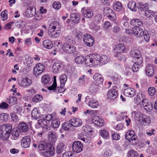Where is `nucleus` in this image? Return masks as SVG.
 Returning a JSON list of instances; mask_svg holds the SVG:
<instances>
[{"label":"nucleus","instance_id":"nucleus-1","mask_svg":"<svg viewBox=\"0 0 157 157\" xmlns=\"http://www.w3.org/2000/svg\"><path fill=\"white\" fill-rule=\"evenodd\" d=\"M85 64L92 67L98 65L101 66L107 63L110 60L109 57L105 55L101 56L97 54H93L86 57Z\"/></svg>","mask_w":157,"mask_h":157},{"label":"nucleus","instance_id":"nucleus-2","mask_svg":"<svg viewBox=\"0 0 157 157\" xmlns=\"http://www.w3.org/2000/svg\"><path fill=\"white\" fill-rule=\"evenodd\" d=\"M12 129V126L9 124L0 126V137L3 140H6L10 136Z\"/></svg>","mask_w":157,"mask_h":157},{"label":"nucleus","instance_id":"nucleus-3","mask_svg":"<svg viewBox=\"0 0 157 157\" xmlns=\"http://www.w3.org/2000/svg\"><path fill=\"white\" fill-rule=\"evenodd\" d=\"M65 67L64 63L59 60H56L54 61L52 65V70L55 74L58 73L60 71Z\"/></svg>","mask_w":157,"mask_h":157},{"label":"nucleus","instance_id":"nucleus-4","mask_svg":"<svg viewBox=\"0 0 157 157\" xmlns=\"http://www.w3.org/2000/svg\"><path fill=\"white\" fill-rule=\"evenodd\" d=\"M135 62L132 66V70L133 72H136L143 67V58L140 56L135 58Z\"/></svg>","mask_w":157,"mask_h":157},{"label":"nucleus","instance_id":"nucleus-5","mask_svg":"<svg viewBox=\"0 0 157 157\" xmlns=\"http://www.w3.org/2000/svg\"><path fill=\"white\" fill-rule=\"evenodd\" d=\"M85 102L89 107L92 108H97L99 105L98 102L96 100L93 98H90L89 96L86 97Z\"/></svg>","mask_w":157,"mask_h":157},{"label":"nucleus","instance_id":"nucleus-6","mask_svg":"<svg viewBox=\"0 0 157 157\" xmlns=\"http://www.w3.org/2000/svg\"><path fill=\"white\" fill-rule=\"evenodd\" d=\"M45 69L44 65L42 63L36 64L33 69V74L36 77L38 76L42 73Z\"/></svg>","mask_w":157,"mask_h":157},{"label":"nucleus","instance_id":"nucleus-7","mask_svg":"<svg viewBox=\"0 0 157 157\" xmlns=\"http://www.w3.org/2000/svg\"><path fill=\"white\" fill-rule=\"evenodd\" d=\"M83 40L84 43L87 46H92L94 43V40L92 36L89 34H86L83 36Z\"/></svg>","mask_w":157,"mask_h":157},{"label":"nucleus","instance_id":"nucleus-8","mask_svg":"<svg viewBox=\"0 0 157 157\" xmlns=\"http://www.w3.org/2000/svg\"><path fill=\"white\" fill-rule=\"evenodd\" d=\"M62 48L65 52L69 54L74 53L76 50L75 47L67 43H64L63 44Z\"/></svg>","mask_w":157,"mask_h":157},{"label":"nucleus","instance_id":"nucleus-9","mask_svg":"<svg viewBox=\"0 0 157 157\" xmlns=\"http://www.w3.org/2000/svg\"><path fill=\"white\" fill-rule=\"evenodd\" d=\"M103 11L104 14L109 19L113 20L116 18V15L112 9L108 7L104 8Z\"/></svg>","mask_w":157,"mask_h":157},{"label":"nucleus","instance_id":"nucleus-10","mask_svg":"<svg viewBox=\"0 0 157 157\" xmlns=\"http://www.w3.org/2000/svg\"><path fill=\"white\" fill-rule=\"evenodd\" d=\"M83 147L81 142L78 141H75L72 145L73 151L76 153H79L82 150Z\"/></svg>","mask_w":157,"mask_h":157},{"label":"nucleus","instance_id":"nucleus-11","mask_svg":"<svg viewBox=\"0 0 157 157\" xmlns=\"http://www.w3.org/2000/svg\"><path fill=\"white\" fill-rule=\"evenodd\" d=\"M137 136L135 135L134 131L132 130L128 131L125 135V138L129 141L132 140H137Z\"/></svg>","mask_w":157,"mask_h":157},{"label":"nucleus","instance_id":"nucleus-12","mask_svg":"<svg viewBox=\"0 0 157 157\" xmlns=\"http://www.w3.org/2000/svg\"><path fill=\"white\" fill-rule=\"evenodd\" d=\"M18 84L20 86L25 88L31 85L32 81L28 78H23L18 82Z\"/></svg>","mask_w":157,"mask_h":157},{"label":"nucleus","instance_id":"nucleus-13","mask_svg":"<svg viewBox=\"0 0 157 157\" xmlns=\"http://www.w3.org/2000/svg\"><path fill=\"white\" fill-rule=\"evenodd\" d=\"M49 122V121H48L45 118H43L39 120L38 123L43 127L44 130L46 131H48L50 129Z\"/></svg>","mask_w":157,"mask_h":157},{"label":"nucleus","instance_id":"nucleus-14","mask_svg":"<svg viewBox=\"0 0 157 157\" xmlns=\"http://www.w3.org/2000/svg\"><path fill=\"white\" fill-rule=\"evenodd\" d=\"M132 32L134 35L138 37H142L144 34V31L140 28L134 27L132 28Z\"/></svg>","mask_w":157,"mask_h":157},{"label":"nucleus","instance_id":"nucleus-15","mask_svg":"<svg viewBox=\"0 0 157 157\" xmlns=\"http://www.w3.org/2000/svg\"><path fill=\"white\" fill-rule=\"evenodd\" d=\"M30 143V137L29 136H26L23 138L21 141V146L24 148L29 147Z\"/></svg>","mask_w":157,"mask_h":157},{"label":"nucleus","instance_id":"nucleus-16","mask_svg":"<svg viewBox=\"0 0 157 157\" xmlns=\"http://www.w3.org/2000/svg\"><path fill=\"white\" fill-rule=\"evenodd\" d=\"M92 121L93 123L98 126H101L104 125V121L100 117L94 116L92 119Z\"/></svg>","mask_w":157,"mask_h":157},{"label":"nucleus","instance_id":"nucleus-17","mask_svg":"<svg viewBox=\"0 0 157 157\" xmlns=\"http://www.w3.org/2000/svg\"><path fill=\"white\" fill-rule=\"evenodd\" d=\"M118 94L117 90L115 89H111L108 92L107 98L110 100H114L117 96Z\"/></svg>","mask_w":157,"mask_h":157},{"label":"nucleus","instance_id":"nucleus-18","mask_svg":"<svg viewBox=\"0 0 157 157\" xmlns=\"http://www.w3.org/2000/svg\"><path fill=\"white\" fill-rule=\"evenodd\" d=\"M142 103L144 109L147 111L150 112L152 109V105L148 99H144Z\"/></svg>","mask_w":157,"mask_h":157},{"label":"nucleus","instance_id":"nucleus-19","mask_svg":"<svg viewBox=\"0 0 157 157\" xmlns=\"http://www.w3.org/2000/svg\"><path fill=\"white\" fill-rule=\"evenodd\" d=\"M69 123L74 127H78L82 124V121L78 118H73L69 121Z\"/></svg>","mask_w":157,"mask_h":157},{"label":"nucleus","instance_id":"nucleus-20","mask_svg":"<svg viewBox=\"0 0 157 157\" xmlns=\"http://www.w3.org/2000/svg\"><path fill=\"white\" fill-rule=\"evenodd\" d=\"M61 26L57 21H53L52 22L50 25L48 31V34L51 30H60Z\"/></svg>","mask_w":157,"mask_h":157},{"label":"nucleus","instance_id":"nucleus-21","mask_svg":"<svg viewBox=\"0 0 157 157\" xmlns=\"http://www.w3.org/2000/svg\"><path fill=\"white\" fill-rule=\"evenodd\" d=\"M66 145L64 143L60 142L58 144L57 146L56 152L58 154H61L66 151Z\"/></svg>","mask_w":157,"mask_h":157},{"label":"nucleus","instance_id":"nucleus-22","mask_svg":"<svg viewBox=\"0 0 157 157\" xmlns=\"http://www.w3.org/2000/svg\"><path fill=\"white\" fill-rule=\"evenodd\" d=\"M125 47L123 44L121 43L117 44L116 46V48L114 50V52L115 53L120 54L123 53L125 50ZM115 56L117 57V55H115Z\"/></svg>","mask_w":157,"mask_h":157},{"label":"nucleus","instance_id":"nucleus-23","mask_svg":"<svg viewBox=\"0 0 157 157\" xmlns=\"http://www.w3.org/2000/svg\"><path fill=\"white\" fill-rule=\"evenodd\" d=\"M51 146L48 143L45 141H41L38 145V148L40 150L43 151L50 149Z\"/></svg>","mask_w":157,"mask_h":157},{"label":"nucleus","instance_id":"nucleus-24","mask_svg":"<svg viewBox=\"0 0 157 157\" xmlns=\"http://www.w3.org/2000/svg\"><path fill=\"white\" fill-rule=\"evenodd\" d=\"M18 129L20 132H26L29 129L28 125L25 122H21L18 125Z\"/></svg>","mask_w":157,"mask_h":157},{"label":"nucleus","instance_id":"nucleus-25","mask_svg":"<svg viewBox=\"0 0 157 157\" xmlns=\"http://www.w3.org/2000/svg\"><path fill=\"white\" fill-rule=\"evenodd\" d=\"M124 94L128 97H132L135 95L136 91L133 88H128L124 90Z\"/></svg>","mask_w":157,"mask_h":157},{"label":"nucleus","instance_id":"nucleus-26","mask_svg":"<svg viewBox=\"0 0 157 157\" xmlns=\"http://www.w3.org/2000/svg\"><path fill=\"white\" fill-rule=\"evenodd\" d=\"M145 73L148 76H151L154 74V68L152 65L149 64L147 65L145 68Z\"/></svg>","mask_w":157,"mask_h":157},{"label":"nucleus","instance_id":"nucleus-27","mask_svg":"<svg viewBox=\"0 0 157 157\" xmlns=\"http://www.w3.org/2000/svg\"><path fill=\"white\" fill-rule=\"evenodd\" d=\"M80 15L79 13H74L70 15L71 20L74 23H78L80 19Z\"/></svg>","mask_w":157,"mask_h":157},{"label":"nucleus","instance_id":"nucleus-28","mask_svg":"<svg viewBox=\"0 0 157 157\" xmlns=\"http://www.w3.org/2000/svg\"><path fill=\"white\" fill-rule=\"evenodd\" d=\"M82 13L83 16L86 17L90 18L93 15V12L91 10L85 8L82 9Z\"/></svg>","mask_w":157,"mask_h":157},{"label":"nucleus","instance_id":"nucleus-29","mask_svg":"<svg viewBox=\"0 0 157 157\" xmlns=\"http://www.w3.org/2000/svg\"><path fill=\"white\" fill-rule=\"evenodd\" d=\"M78 138L86 143L89 144L90 142V138L83 133H80L78 134Z\"/></svg>","mask_w":157,"mask_h":157},{"label":"nucleus","instance_id":"nucleus-30","mask_svg":"<svg viewBox=\"0 0 157 157\" xmlns=\"http://www.w3.org/2000/svg\"><path fill=\"white\" fill-rule=\"evenodd\" d=\"M36 11L35 9H33V6H30L26 9L25 14L27 17H30L35 16Z\"/></svg>","mask_w":157,"mask_h":157},{"label":"nucleus","instance_id":"nucleus-31","mask_svg":"<svg viewBox=\"0 0 157 157\" xmlns=\"http://www.w3.org/2000/svg\"><path fill=\"white\" fill-rule=\"evenodd\" d=\"M132 115L134 116L135 120L138 121L140 123L143 118V114L140 112L133 111L132 113Z\"/></svg>","mask_w":157,"mask_h":157},{"label":"nucleus","instance_id":"nucleus-32","mask_svg":"<svg viewBox=\"0 0 157 157\" xmlns=\"http://www.w3.org/2000/svg\"><path fill=\"white\" fill-rule=\"evenodd\" d=\"M131 25L135 26V27H137L140 26H142L143 25V22L138 19H133L130 22Z\"/></svg>","mask_w":157,"mask_h":157},{"label":"nucleus","instance_id":"nucleus-33","mask_svg":"<svg viewBox=\"0 0 157 157\" xmlns=\"http://www.w3.org/2000/svg\"><path fill=\"white\" fill-rule=\"evenodd\" d=\"M31 114L33 118L35 120L38 119L40 116L39 108L37 107L34 108Z\"/></svg>","mask_w":157,"mask_h":157},{"label":"nucleus","instance_id":"nucleus-34","mask_svg":"<svg viewBox=\"0 0 157 157\" xmlns=\"http://www.w3.org/2000/svg\"><path fill=\"white\" fill-rule=\"evenodd\" d=\"M45 152L43 153V155L47 157H50L51 156H53L54 154V149L53 147L51 146L50 149H49Z\"/></svg>","mask_w":157,"mask_h":157},{"label":"nucleus","instance_id":"nucleus-35","mask_svg":"<svg viewBox=\"0 0 157 157\" xmlns=\"http://www.w3.org/2000/svg\"><path fill=\"white\" fill-rule=\"evenodd\" d=\"M93 78L95 81L98 83L101 84L104 81L103 76L98 73L95 74Z\"/></svg>","mask_w":157,"mask_h":157},{"label":"nucleus","instance_id":"nucleus-36","mask_svg":"<svg viewBox=\"0 0 157 157\" xmlns=\"http://www.w3.org/2000/svg\"><path fill=\"white\" fill-rule=\"evenodd\" d=\"M42 44L44 47L48 49H51L53 46L52 42L48 40H44Z\"/></svg>","mask_w":157,"mask_h":157},{"label":"nucleus","instance_id":"nucleus-37","mask_svg":"<svg viewBox=\"0 0 157 157\" xmlns=\"http://www.w3.org/2000/svg\"><path fill=\"white\" fill-rule=\"evenodd\" d=\"M128 7L131 10L133 11L136 12L137 10L136 2L133 1H132L129 2L128 4Z\"/></svg>","mask_w":157,"mask_h":157},{"label":"nucleus","instance_id":"nucleus-38","mask_svg":"<svg viewBox=\"0 0 157 157\" xmlns=\"http://www.w3.org/2000/svg\"><path fill=\"white\" fill-rule=\"evenodd\" d=\"M60 124L58 118H54L52 121L51 125L52 127L53 128H57L59 127Z\"/></svg>","mask_w":157,"mask_h":157},{"label":"nucleus","instance_id":"nucleus-39","mask_svg":"<svg viewBox=\"0 0 157 157\" xmlns=\"http://www.w3.org/2000/svg\"><path fill=\"white\" fill-rule=\"evenodd\" d=\"M130 56L134 58L141 55L140 52L136 49H132L130 52Z\"/></svg>","mask_w":157,"mask_h":157},{"label":"nucleus","instance_id":"nucleus-40","mask_svg":"<svg viewBox=\"0 0 157 157\" xmlns=\"http://www.w3.org/2000/svg\"><path fill=\"white\" fill-rule=\"evenodd\" d=\"M60 33V30H51L48 34L51 37L56 38L58 37Z\"/></svg>","mask_w":157,"mask_h":157},{"label":"nucleus","instance_id":"nucleus-41","mask_svg":"<svg viewBox=\"0 0 157 157\" xmlns=\"http://www.w3.org/2000/svg\"><path fill=\"white\" fill-rule=\"evenodd\" d=\"M100 134L101 136L104 139H108L109 137V135L107 131L103 129L100 131Z\"/></svg>","mask_w":157,"mask_h":157},{"label":"nucleus","instance_id":"nucleus-42","mask_svg":"<svg viewBox=\"0 0 157 157\" xmlns=\"http://www.w3.org/2000/svg\"><path fill=\"white\" fill-rule=\"evenodd\" d=\"M151 123V119L149 117H147L146 118L143 117V118L141 119V121L140 123L144 125H146L147 124H150Z\"/></svg>","mask_w":157,"mask_h":157},{"label":"nucleus","instance_id":"nucleus-43","mask_svg":"<svg viewBox=\"0 0 157 157\" xmlns=\"http://www.w3.org/2000/svg\"><path fill=\"white\" fill-rule=\"evenodd\" d=\"M86 56L84 58L83 56H79L77 57L75 59V62L78 64H81L84 61L85 63L86 59Z\"/></svg>","mask_w":157,"mask_h":157},{"label":"nucleus","instance_id":"nucleus-44","mask_svg":"<svg viewBox=\"0 0 157 157\" xmlns=\"http://www.w3.org/2000/svg\"><path fill=\"white\" fill-rule=\"evenodd\" d=\"M64 39L65 41L68 43L74 44L76 43L75 39L70 36H65Z\"/></svg>","mask_w":157,"mask_h":157},{"label":"nucleus","instance_id":"nucleus-45","mask_svg":"<svg viewBox=\"0 0 157 157\" xmlns=\"http://www.w3.org/2000/svg\"><path fill=\"white\" fill-rule=\"evenodd\" d=\"M138 9L140 11L145 10L148 7V4L147 3H144L142 2L138 3Z\"/></svg>","mask_w":157,"mask_h":157},{"label":"nucleus","instance_id":"nucleus-46","mask_svg":"<svg viewBox=\"0 0 157 157\" xmlns=\"http://www.w3.org/2000/svg\"><path fill=\"white\" fill-rule=\"evenodd\" d=\"M50 80V77L48 75H44L41 77L42 82L44 84L48 83L49 82Z\"/></svg>","mask_w":157,"mask_h":157},{"label":"nucleus","instance_id":"nucleus-47","mask_svg":"<svg viewBox=\"0 0 157 157\" xmlns=\"http://www.w3.org/2000/svg\"><path fill=\"white\" fill-rule=\"evenodd\" d=\"M49 140L52 142L56 141V138L54 132H49L48 133Z\"/></svg>","mask_w":157,"mask_h":157},{"label":"nucleus","instance_id":"nucleus-48","mask_svg":"<svg viewBox=\"0 0 157 157\" xmlns=\"http://www.w3.org/2000/svg\"><path fill=\"white\" fill-rule=\"evenodd\" d=\"M113 7L115 10L118 12L121 10L122 6L120 2L117 1L114 4Z\"/></svg>","mask_w":157,"mask_h":157},{"label":"nucleus","instance_id":"nucleus-49","mask_svg":"<svg viewBox=\"0 0 157 157\" xmlns=\"http://www.w3.org/2000/svg\"><path fill=\"white\" fill-rule=\"evenodd\" d=\"M59 79L61 84V86L64 87L65 84L67 80V75L64 74L61 75L60 76Z\"/></svg>","mask_w":157,"mask_h":157},{"label":"nucleus","instance_id":"nucleus-50","mask_svg":"<svg viewBox=\"0 0 157 157\" xmlns=\"http://www.w3.org/2000/svg\"><path fill=\"white\" fill-rule=\"evenodd\" d=\"M20 131L17 129H14L13 132L12 134V136L11 138L13 139H16L20 134Z\"/></svg>","mask_w":157,"mask_h":157},{"label":"nucleus","instance_id":"nucleus-51","mask_svg":"<svg viewBox=\"0 0 157 157\" xmlns=\"http://www.w3.org/2000/svg\"><path fill=\"white\" fill-rule=\"evenodd\" d=\"M17 98L14 96H11L9 97V99H7V101L11 105H13L16 104L17 103Z\"/></svg>","mask_w":157,"mask_h":157},{"label":"nucleus","instance_id":"nucleus-52","mask_svg":"<svg viewBox=\"0 0 157 157\" xmlns=\"http://www.w3.org/2000/svg\"><path fill=\"white\" fill-rule=\"evenodd\" d=\"M43 99L42 96L39 94H37L34 96L32 99V101L34 102H39Z\"/></svg>","mask_w":157,"mask_h":157},{"label":"nucleus","instance_id":"nucleus-53","mask_svg":"<svg viewBox=\"0 0 157 157\" xmlns=\"http://www.w3.org/2000/svg\"><path fill=\"white\" fill-rule=\"evenodd\" d=\"M145 16L148 18L151 17L155 15V12L150 10H147L145 11Z\"/></svg>","mask_w":157,"mask_h":157},{"label":"nucleus","instance_id":"nucleus-54","mask_svg":"<svg viewBox=\"0 0 157 157\" xmlns=\"http://www.w3.org/2000/svg\"><path fill=\"white\" fill-rule=\"evenodd\" d=\"M72 125L70 123H65L62 125V128L65 130H71Z\"/></svg>","mask_w":157,"mask_h":157},{"label":"nucleus","instance_id":"nucleus-55","mask_svg":"<svg viewBox=\"0 0 157 157\" xmlns=\"http://www.w3.org/2000/svg\"><path fill=\"white\" fill-rule=\"evenodd\" d=\"M128 157H138V154L135 151L131 150L128 153Z\"/></svg>","mask_w":157,"mask_h":157},{"label":"nucleus","instance_id":"nucleus-56","mask_svg":"<svg viewBox=\"0 0 157 157\" xmlns=\"http://www.w3.org/2000/svg\"><path fill=\"white\" fill-rule=\"evenodd\" d=\"M128 21V19L126 17H124L121 21V23L125 27H128L129 25V24Z\"/></svg>","mask_w":157,"mask_h":157},{"label":"nucleus","instance_id":"nucleus-57","mask_svg":"<svg viewBox=\"0 0 157 157\" xmlns=\"http://www.w3.org/2000/svg\"><path fill=\"white\" fill-rule=\"evenodd\" d=\"M75 155L71 151H67L63 154V157H75Z\"/></svg>","mask_w":157,"mask_h":157},{"label":"nucleus","instance_id":"nucleus-58","mask_svg":"<svg viewBox=\"0 0 157 157\" xmlns=\"http://www.w3.org/2000/svg\"><path fill=\"white\" fill-rule=\"evenodd\" d=\"M53 8L56 10H59L61 6V4L59 2H55L52 4Z\"/></svg>","mask_w":157,"mask_h":157},{"label":"nucleus","instance_id":"nucleus-59","mask_svg":"<svg viewBox=\"0 0 157 157\" xmlns=\"http://www.w3.org/2000/svg\"><path fill=\"white\" fill-rule=\"evenodd\" d=\"M155 89L153 87H150L148 88V92L150 96L154 95L155 94Z\"/></svg>","mask_w":157,"mask_h":157},{"label":"nucleus","instance_id":"nucleus-60","mask_svg":"<svg viewBox=\"0 0 157 157\" xmlns=\"http://www.w3.org/2000/svg\"><path fill=\"white\" fill-rule=\"evenodd\" d=\"M7 11L6 10L2 11L1 14V17H3V21L6 20L8 18Z\"/></svg>","mask_w":157,"mask_h":157},{"label":"nucleus","instance_id":"nucleus-61","mask_svg":"<svg viewBox=\"0 0 157 157\" xmlns=\"http://www.w3.org/2000/svg\"><path fill=\"white\" fill-rule=\"evenodd\" d=\"M11 119L14 122H17L19 120L18 116L14 113H11L10 114Z\"/></svg>","mask_w":157,"mask_h":157},{"label":"nucleus","instance_id":"nucleus-62","mask_svg":"<svg viewBox=\"0 0 157 157\" xmlns=\"http://www.w3.org/2000/svg\"><path fill=\"white\" fill-rule=\"evenodd\" d=\"M64 87L61 86V84H60V87H57L54 90V92L56 93H62L64 92L65 89L63 88Z\"/></svg>","mask_w":157,"mask_h":157},{"label":"nucleus","instance_id":"nucleus-63","mask_svg":"<svg viewBox=\"0 0 157 157\" xmlns=\"http://www.w3.org/2000/svg\"><path fill=\"white\" fill-rule=\"evenodd\" d=\"M8 116L7 114L2 113L0 114V118L1 120L6 121L8 120Z\"/></svg>","mask_w":157,"mask_h":157},{"label":"nucleus","instance_id":"nucleus-64","mask_svg":"<svg viewBox=\"0 0 157 157\" xmlns=\"http://www.w3.org/2000/svg\"><path fill=\"white\" fill-rule=\"evenodd\" d=\"M112 152L110 149H107L104 153V157H109L111 155Z\"/></svg>","mask_w":157,"mask_h":157}]
</instances>
